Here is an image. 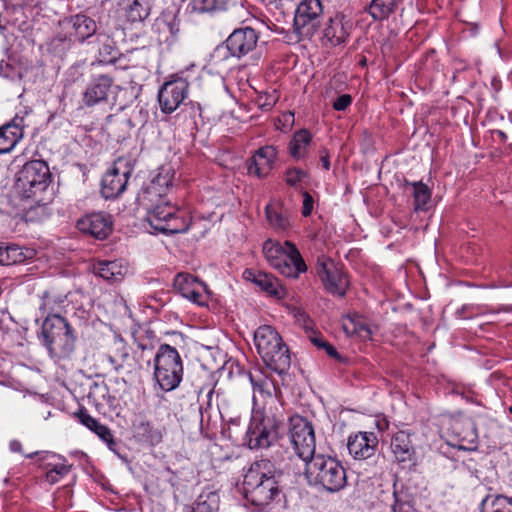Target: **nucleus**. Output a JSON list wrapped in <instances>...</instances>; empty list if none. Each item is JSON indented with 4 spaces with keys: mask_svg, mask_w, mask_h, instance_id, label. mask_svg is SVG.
<instances>
[{
    "mask_svg": "<svg viewBox=\"0 0 512 512\" xmlns=\"http://www.w3.org/2000/svg\"><path fill=\"white\" fill-rule=\"evenodd\" d=\"M78 230L96 239H106L112 232V217L103 212H94L85 215L77 221Z\"/></svg>",
    "mask_w": 512,
    "mask_h": 512,
    "instance_id": "dca6fc26",
    "label": "nucleus"
},
{
    "mask_svg": "<svg viewBox=\"0 0 512 512\" xmlns=\"http://www.w3.org/2000/svg\"><path fill=\"white\" fill-rule=\"evenodd\" d=\"M243 489L245 497L259 508L274 501L280 502L281 491L274 464L268 459L252 463L244 474Z\"/></svg>",
    "mask_w": 512,
    "mask_h": 512,
    "instance_id": "f03ea898",
    "label": "nucleus"
},
{
    "mask_svg": "<svg viewBox=\"0 0 512 512\" xmlns=\"http://www.w3.org/2000/svg\"><path fill=\"white\" fill-rule=\"evenodd\" d=\"M257 386H258V388H259V391H260V392H263V391H264V387H265V386H268V383H262V384L257 385Z\"/></svg>",
    "mask_w": 512,
    "mask_h": 512,
    "instance_id": "69168bd1",
    "label": "nucleus"
},
{
    "mask_svg": "<svg viewBox=\"0 0 512 512\" xmlns=\"http://www.w3.org/2000/svg\"><path fill=\"white\" fill-rule=\"evenodd\" d=\"M278 332L269 325L258 327L254 333V342L260 356L268 355L269 347L280 340Z\"/></svg>",
    "mask_w": 512,
    "mask_h": 512,
    "instance_id": "72a5a7b5",
    "label": "nucleus"
},
{
    "mask_svg": "<svg viewBox=\"0 0 512 512\" xmlns=\"http://www.w3.org/2000/svg\"><path fill=\"white\" fill-rule=\"evenodd\" d=\"M311 140L312 137L309 131L303 129L296 132L289 143L290 155L296 160L304 158Z\"/></svg>",
    "mask_w": 512,
    "mask_h": 512,
    "instance_id": "58836bf2",
    "label": "nucleus"
},
{
    "mask_svg": "<svg viewBox=\"0 0 512 512\" xmlns=\"http://www.w3.org/2000/svg\"><path fill=\"white\" fill-rule=\"evenodd\" d=\"M275 103V100H271V101H265L264 103L260 104V107H263L265 108L266 110H269Z\"/></svg>",
    "mask_w": 512,
    "mask_h": 512,
    "instance_id": "e2e57ef3",
    "label": "nucleus"
},
{
    "mask_svg": "<svg viewBox=\"0 0 512 512\" xmlns=\"http://www.w3.org/2000/svg\"><path fill=\"white\" fill-rule=\"evenodd\" d=\"M186 405L193 407L197 404V395L196 392L189 393L187 396V400L185 402Z\"/></svg>",
    "mask_w": 512,
    "mask_h": 512,
    "instance_id": "bf43d9fd",
    "label": "nucleus"
},
{
    "mask_svg": "<svg viewBox=\"0 0 512 512\" xmlns=\"http://www.w3.org/2000/svg\"><path fill=\"white\" fill-rule=\"evenodd\" d=\"M277 156V149L274 146H264L258 149L252 157L248 167L250 174L259 178L266 177L272 170L273 163Z\"/></svg>",
    "mask_w": 512,
    "mask_h": 512,
    "instance_id": "bb28decb",
    "label": "nucleus"
},
{
    "mask_svg": "<svg viewBox=\"0 0 512 512\" xmlns=\"http://www.w3.org/2000/svg\"><path fill=\"white\" fill-rule=\"evenodd\" d=\"M154 377L160 388L171 391L183 377V363L179 352L169 344H161L154 357Z\"/></svg>",
    "mask_w": 512,
    "mask_h": 512,
    "instance_id": "0eeeda50",
    "label": "nucleus"
},
{
    "mask_svg": "<svg viewBox=\"0 0 512 512\" xmlns=\"http://www.w3.org/2000/svg\"><path fill=\"white\" fill-rule=\"evenodd\" d=\"M320 162L325 170L330 169V156L325 148L320 151Z\"/></svg>",
    "mask_w": 512,
    "mask_h": 512,
    "instance_id": "4d7b16f0",
    "label": "nucleus"
},
{
    "mask_svg": "<svg viewBox=\"0 0 512 512\" xmlns=\"http://www.w3.org/2000/svg\"><path fill=\"white\" fill-rule=\"evenodd\" d=\"M352 103V97L349 94L339 95L334 102L332 107L336 111H345Z\"/></svg>",
    "mask_w": 512,
    "mask_h": 512,
    "instance_id": "3c124183",
    "label": "nucleus"
},
{
    "mask_svg": "<svg viewBox=\"0 0 512 512\" xmlns=\"http://www.w3.org/2000/svg\"><path fill=\"white\" fill-rule=\"evenodd\" d=\"M406 186H410L413 189L412 195L414 198V209L416 211L427 210V204L431 199V191L426 184L423 182H405Z\"/></svg>",
    "mask_w": 512,
    "mask_h": 512,
    "instance_id": "a19ab883",
    "label": "nucleus"
},
{
    "mask_svg": "<svg viewBox=\"0 0 512 512\" xmlns=\"http://www.w3.org/2000/svg\"><path fill=\"white\" fill-rule=\"evenodd\" d=\"M323 14V5L321 0H301L297 5L294 16V28L298 33H306L317 25L319 18Z\"/></svg>",
    "mask_w": 512,
    "mask_h": 512,
    "instance_id": "4468645a",
    "label": "nucleus"
},
{
    "mask_svg": "<svg viewBox=\"0 0 512 512\" xmlns=\"http://www.w3.org/2000/svg\"><path fill=\"white\" fill-rule=\"evenodd\" d=\"M68 23L72 27L70 36L80 43L93 41L99 33L97 32V24L95 20L84 14L72 15L68 19Z\"/></svg>",
    "mask_w": 512,
    "mask_h": 512,
    "instance_id": "393cba45",
    "label": "nucleus"
},
{
    "mask_svg": "<svg viewBox=\"0 0 512 512\" xmlns=\"http://www.w3.org/2000/svg\"><path fill=\"white\" fill-rule=\"evenodd\" d=\"M393 498L394 502L391 505L392 512L414 511V498L409 490L403 485L398 487L397 483L393 484Z\"/></svg>",
    "mask_w": 512,
    "mask_h": 512,
    "instance_id": "e433bc0d",
    "label": "nucleus"
},
{
    "mask_svg": "<svg viewBox=\"0 0 512 512\" xmlns=\"http://www.w3.org/2000/svg\"><path fill=\"white\" fill-rule=\"evenodd\" d=\"M134 342L138 348L145 352L153 349L154 332L148 329L139 328L132 333Z\"/></svg>",
    "mask_w": 512,
    "mask_h": 512,
    "instance_id": "a18cd8bd",
    "label": "nucleus"
},
{
    "mask_svg": "<svg viewBox=\"0 0 512 512\" xmlns=\"http://www.w3.org/2000/svg\"><path fill=\"white\" fill-rule=\"evenodd\" d=\"M261 358L268 368L279 375L290 368V353L281 337L275 344L270 345L268 355H262Z\"/></svg>",
    "mask_w": 512,
    "mask_h": 512,
    "instance_id": "b1692460",
    "label": "nucleus"
},
{
    "mask_svg": "<svg viewBox=\"0 0 512 512\" xmlns=\"http://www.w3.org/2000/svg\"><path fill=\"white\" fill-rule=\"evenodd\" d=\"M0 76L10 81H21L23 78L22 69L10 62L1 60L0 62Z\"/></svg>",
    "mask_w": 512,
    "mask_h": 512,
    "instance_id": "09e8293b",
    "label": "nucleus"
},
{
    "mask_svg": "<svg viewBox=\"0 0 512 512\" xmlns=\"http://www.w3.org/2000/svg\"><path fill=\"white\" fill-rule=\"evenodd\" d=\"M174 288L191 302L204 306L208 300L207 286L188 273H179L174 279Z\"/></svg>",
    "mask_w": 512,
    "mask_h": 512,
    "instance_id": "2eb2a0df",
    "label": "nucleus"
},
{
    "mask_svg": "<svg viewBox=\"0 0 512 512\" xmlns=\"http://www.w3.org/2000/svg\"><path fill=\"white\" fill-rule=\"evenodd\" d=\"M305 462V476L311 485L321 486L329 492H338L347 482L346 471L336 458L313 455Z\"/></svg>",
    "mask_w": 512,
    "mask_h": 512,
    "instance_id": "7ed1b4c3",
    "label": "nucleus"
},
{
    "mask_svg": "<svg viewBox=\"0 0 512 512\" xmlns=\"http://www.w3.org/2000/svg\"><path fill=\"white\" fill-rule=\"evenodd\" d=\"M36 455H39V452H33V453H30V454H26L25 457L26 458H33Z\"/></svg>",
    "mask_w": 512,
    "mask_h": 512,
    "instance_id": "338daca9",
    "label": "nucleus"
},
{
    "mask_svg": "<svg viewBox=\"0 0 512 512\" xmlns=\"http://www.w3.org/2000/svg\"><path fill=\"white\" fill-rule=\"evenodd\" d=\"M154 0H133L125 7V17L131 23L143 22L154 7Z\"/></svg>",
    "mask_w": 512,
    "mask_h": 512,
    "instance_id": "f704fd0d",
    "label": "nucleus"
},
{
    "mask_svg": "<svg viewBox=\"0 0 512 512\" xmlns=\"http://www.w3.org/2000/svg\"><path fill=\"white\" fill-rule=\"evenodd\" d=\"M24 118L14 117L11 122L0 127V154L10 152L22 139Z\"/></svg>",
    "mask_w": 512,
    "mask_h": 512,
    "instance_id": "a878e982",
    "label": "nucleus"
},
{
    "mask_svg": "<svg viewBox=\"0 0 512 512\" xmlns=\"http://www.w3.org/2000/svg\"><path fill=\"white\" fill-rule=\"evenodd\" d=\"M378 440L372 432H360L348 438L347 449L356 460H365L375 454Z\"/></svg>",
    "mask_w": 512,
    "mask_h": 512,
    "instance_id": "412c9836",
    "label": "nucleus"
},
{
    "mask_svg": "<svg viewBox=\"0 0 512 512\" xmlns=\"http://www.w3.org/2000/svg\"><path fill=\"white\" fill-rule=\"evenodd\" d=\"M94 273L110 283H115L122 280L127 273V267L117 260L100 261L94 266Z\"/></svg>",
    "mask_w": 512,
    "mask_h": 512,
    "instance_id": "473e14b6",
    "label": "nucleus"
},
{
    "mask_svg": "<svg viewBox=\"0 0 512 512\" xmlns=\"http://www.w3.org/2000/svg\"><path fill=\"white\" fill-rule=\"evenodd\" d=\"M187 95L185 84L174 79L165 82L158 93V101L161 111L165 114H171L184 101Z\"/></svg>",
    "mask_w": 512,
    "mask_h": 512,
    "instance_id": "a211bd4d",
    "label": "nucleus"
},
{
    "mask_svg": "<svg viewBox=\"0 0 512 512\" xmlns=\"http://www.w3.org/2000/svg\"><path fill=\"white\" fill-rule=\"evenodd\" d=\"M313 203H314L313 197L308 192H304L303 193V207H302V215L304 217H307L311 214V212L313 210Z\"/></svg>",
    "mask_w": 512,
    "mask_h": 512,
    "instance_id": "864d4df0",
    "label": "nucleus"
},
{
    "mask_svg": "<svg viewBox=\"0 0 512 512\" xmlns=\"http://www.w3.org/2000/svg\"><path fill=\"white\" fill-rule=\"evenodd\" d=\"M480 512H512V497L504 494L487 495L481 501Z\"/></svg>",
    "mask_w": 512,
    "mask_h": 512,
    "instance_id": "c9c22d12",
    "label": "nucleus"
},
{
    "mask_svg": "<svg viewBox=\"0 0 512 512\" xmlns=\"http://www.w3.org/2000/svg\"><path fill=\"white\" fill-rule=\"evenodd\" d=\"M353 28L352 20L345 15L338 13L331 17L324 28V38L332 46L341 45L346 42Z\"/></svg>",
    "mask_w": 512,
    "mask_h": 512,
    "instance_id": "4be33fe9",
    "label": "nucleus"
},
{
    "mask_svg": "<svg viewBox=\"0 0 512 512\" xmlns=\"http://www.w3.org/2000/svg\"><path fill=\"white\" fill-rule=\"evenodd\" d=\"M147 221L155 231L163 234L183 233L190 225L186 214L168 201L148 209Z\"/></svg>",
    "mask_w": 512,
    "mask_h": 512,
    "instance_id": "6e6552de",
    "label": "nucleus"
},
{
    "mask_svg": "<svg viewBox=\"0 0 512 512\" xmlns=\"http://www.w3.org/2000/svg\"><path fill=\"white\" fill-rule=\"evenodd\" d=\"M451 432L455 436L452 445L459 450L476 451L478 448V434L474 424L469 420H455L451 424Z\"/></svg>",
    "mask_w": 512,
    "mask_h": 512,
    "instance_id": "6ab92c4d",
    "label": "nucleus"
},
{
    "mask_svg": "<svg viewBox=\"0 0 512 512\" xmlns=\"http://www.w3.org/2000/svg\"><path fill=\"white\" fill-rule=\"evenodd\" d=\"M322 349L327 353L329 357L335 359L336 361H344V358L337 352L336 348L329 342H327Z\"/></svg>",
    "mask_w": 512,
    "mask_h": 512,
    "instance_id": "5fc2aeb1",
    "label": "nucleus"
},
{
    "mask_svg": "<svg viewBox=\"0 0 512 512\" xmlns=\"http://www.w3.org/2000/svg\"><path fill=\"white\" fill-rule=\"evenodd\" d=\"M267 239L263 243V254L271 267L279 271L283 276L298 278L301 273L306 272L307 266L297 249L290 241L284 243Z\"/></svg>",
    "mask_w": 512,
    "mask_h": 512,
    "instance_id": "20e7f679",
    "label": "nucleus"
},
{
    "mask_svg": "<svg viewBox=\"0 0 512 512\" xmlns=\"http://www.w3.org/2000/svg\"><path fill=\"white\" fill-rule=\"evenodd\" d=\"M132 167L123 158H118L113 166L104 174L101 182V193L105 199H115L127 187Z\"/></svg>",
    "mask_w": 512,
    "mask_h": 512,
    "instance_id": "9b49d317",
    "label": "nucleus"
},
{
    "mask_svg": "<svg viewBox=\"0 0 512 512\" xmlns=\"http://www.w3.org/2000/svg\"><path fill=\"white\" fill-rule=\"evenodd\" d=\"M213 394H214V390H213V389H211V390L208 392V394H207V397H208V406H210V401H211V398H212Z\"/></svg>",
    "mask_w": 512,
    "mask_h": 512,
    "instance_id": "0e129e2a",
    "label": "nucleus"
},
{
    "mask_svg": "<svg viewBox=\"0 0 512 512\" xmlns=\"http://www.w3.org/2000/svg\"><path fill=\"white\" fill-rule=\"evenodd\" d=\"M164 195L165 193L162 190L156 188V186L149 183L147 186L142 188V190L138 194L137 200L142 206L146 207V209L148 210L151 207L155 206L156 204L164 202Z\"/></svg>",
    "mask_w": 512,
    "mask_h": 512,
    "instance_id": "79ce46f5",
    "label": "nucleus"
},
{
    "mask_svg": "<svg viewBox=\"0 0 512 512\" xmlns=\"http://www.w3.org/2000/svg\"><path fill=\"white\" fill-rule=\"evenodd\" d=\"M258 34L251 27L235 29L226 39L224 45L216 47L212 54L214 61L226 59L228 55L241 58L256 47Z\"/></svg>",
    "mask_w": 512,
    "mask_h": 512,
    "instance_id": "1a4fd4ad",
    "label": "nucleus"
},
{
    "mask_svg": "<svg viewBox=\"0 0 512 512\" xmlns=\"http://www.w3.org/2000/svg\"><path fill=\"white\" fill-rule=\"evenodd\" d=\"M44 468L47 470L45 474L46 481L55 484L71 471L72 465L63 460L62 463L47 462L44 464Z\"/></svg>",
    "mask_w": 512,
    "mask_h": 512,
    "instance_id": "37998d69",
    "label": "nucleus"
},
{
    "mask_svg": "<svg viewBox=\"0 0 512 512\" xmlns=\"http://www.w3.org/2000/svg\"><path fill=\"white\" fill-rule=\"evenodd\" d=\"M174 172L171 168L161 167L158 174L152 179L150 184L166 193V190L172 185Z\"/></svg>",
    "mask_w": 512,
    "mask_h": 512,
    "instance_id": "de8ad7c7",
    "label": "nucleus"
},
{
    "mask_svg": "<svg viewBox=\"0 0 512 512\" xmlns=\"http://www.w3.org/2000/svg\"><path fill=\"white\" fill-rule=\"evenodd\" d=\"M261 358L268 368L279 375L290 368V353L281 337L275 344L270 345L268 355H262Z\"/></svg>",
    "mask_w": 512,
    "mask_h": 512,
    "instance_id": "5701e85b",
    "label": "nucleus"
},
{
    "mask_svg": "<svg viewBox=\"0 0 512 512\" xmlns=\"http://www.w3.org/2000/svg\"><path fill=\"white\" fill-rule=\"evenodd\" d=\"M217 12L228 10L232 0H212Z\"/></svg>",
    "mask_w": 512,
    "mask_h": 512,
    "instance_id": "13d9d810",
    "label": "nucleus"
},
{
    "mask_svg": "<svg viewBox=\"0 0 512 512\" xmlns=\"http://www.w3.org/2000/svg\"><path fill=\"white\" fill-rule=\"evenodd\" d=\"M293 316L297 323H299L305 330L311 329L312 321L309 316L305 313V311L301 309H295L293 312Z\"/></svg>",
    "mask_w": 512,
    "mask_h": 512,
    "instance_id": "603ef678",
    "label": "nucleus"
},
{
    "mask_svg": "<svg viewBox=\"0 0 512 512\" xmlns=\"http://www.w3.org/2000/svg\"><path fill=\"white\" fill-rule=\"evenodd\" d=\"M107 359L117 373L124 372L126 374H132L142 368L141 360L130 352V347L121 337H116L113 340L107 354Z\"/></svg>",
    "mask_w": 512,
    "mask_h": 512,
    "instance_id": "f8f14e48",
    "label": "nucleus"
},
{
    "mask_svg": "<svg viewBox=\"0 0 512 512\" xmlns=\"http://www.w3.org/2000/svg\"><path fill=\"white\" fill-rule=\"evenodd\" d=\"M51 173L47 163L43 160H32L24 164L18 173L16 189L19 195L31 204L27 210V216L33 220L49 215L48 205L53 199V193L49 189Z\"/></svg>",
    "mask_w": 512,
    "mask_h": 512,
    "instance_id": "f257e3e1",
    "label": "nucleus"
},
{
    "mask_svg": "<svg viewBox=\"0 0 512 512\" xmlns=\"http://www.w3.org/2000/svg\"><path fill=\"white\" fill-rule=\"evenodd\" d=\"M49 458H61V456L57 455V454H54V453H49V452H44L41 454L39 460L41 462H45L47 461Z\"/></svg>",
    "mask_w": 512,
    "mask_h": 512,
    "instance_id": "680f3d73",
    "label": "nucleus"
},
{
    "mask_svg": "<svg viewBox=\"0 0 512 512\" xmlns=\"http://www.w3.org/2000/svg\"><path fill=\"white\" fill-rule=\"evenodd\" d=\"M265 215L269 225L276 231H285L291 226L290 212L279 202L267 204Z\"/></svg>",
    "mask_w": 512,
    "mask_h": 512,
    "instance_id": "2f4dec72",
    "label": "nucleus"
},
{
    "mask_svg": "<svg viewBox=\"0 0 512 512\" xmlns=\"http://www.w3.org/2000/svg\"><path fill=\"white\" fill-rule=\"evenodd\" d=\"M498 135L503 139L505 140L506 139V134L502 131H497Z\"/></svg>",
    "mask_w": 512,
    "mask_h": 512,
    "instance_id": "774afa93",
    "label": "nucleus"
},
{
    "mask_svg": "<svg viewBox=\"0 0 512 512\" xmlns=\"http://www.w3.org/2000/svg\"><path fill=\"white\" fill-rule=\"evenodd\" d=\"M308 178V172L300 168H288L285 172L286 184L295 189H299L301 187V184Z\"/></svg>",
    "mask_w": 512,
    "mask_h": 512,
    "instance_id": "49530a36",
    "label": "nucleus"
},
{
    "mask_svg": "<svg viewBox=\"0 0 512 512\" xmlns=\"http://www.w3.org/2000/svg\"><path fill=\"white\" fill-rule=\"evenodd\" d=\"M114 84V77L109 73L92 76L85 91L82 101L85 106L93 107L97 104L106 102L110 90Z\"/></svg>",
    "mask_w": 512,
    "mask_h": 512,
    "instance_id": "f3484780",
    "label": "nucleus"
},
{
    "mask_svg": "<svg viewBox=\"0 0 512 512\" xmlns=\"http://www.w3.org/2000/svg\"><path fill=\"white\" fill-rule=\"evenodd\" d=\"M74 417L90 431L94 432L101 440H103L110 450H115L117 443L114 440L111 430L101 424L96 418L92 417L86 408L81 407L74 413Z\"/></svg>",
    "mask_w": 512,
    "mask_h": 512,
    "instance_id": "cd10ccee",
    "label": "nucleus"
},
{
    "mask_svg": "<svg viewBox=\"0 0 512 512\" xmlns=\"http://www.w3.org/2000/svg\"><path fill=\"white\" fill-rule=\"evenodd\" d=\"M190 7L193 12L200 14L217 13L212 0H191Z\"/></svg>",
    "mask_w": 512,
    "mask_h": 512,
    "instance_id": "8fccbe9b",
    "label": "nucleus"
},
{
    "mask_svg": "<svg viewBox=\"0 0 512 512\" xmlns=\"http://www.w3.org/2000/svg\"><path fill=\"white\" fill-rule=\"evenodd\" d=\"M135 432L144 441L151 445H157L162 441L163 432L148 420H141L134 425Z\"/></svg>",
    "mask_w": 512,
    "mask_h": 512,
    "instance_id": "4c0bfd02",
    "label": "nucleus"
},
{
    "mask_svg": "<svg viewBox=\"0 0 512 512\" xmlns=\"http://www.w3.org/2000/svg\"><path fill=\"white\" fill-rule=\"evenodd\" d=\"M411 436V433L401 430L393 434L391 438V452L395 462L402 468H412L417 465V453Z\"/></svg>",
    "mask_w": 512,
    "mask_h": 512,
    "instance_id": "ddd939ff",
    "label": "nucleus"
},
{
    "mask_svg": "<svg viewBox=\"0 0 512 512\" xmlns=\"http://www.w3.org/2000/svg\"><path fill=\"white\" fill-rule=\"evenodd\" d=\"M36 252L31 248H23L18 245L0 244V265H16L32 259Z\"/></svg>",
    "mask_w": 512,
    "mask_h": 512,
    "instance_id": "7c9ffc66",
    "label": "nucleus"
},
{
    "mask_svg": "<svg viewBox=\"0 0 512 512\" xmlns=\"http://www.w3.org/2000/svg\"><path fill=\"white\" fill-rule=\"evenodd\" d=\"M243 277L244 279L253 282L262 291L271 296L281 297L283 294L279 280L272 274L253 269H246L243 272Z\"/></svg>",
    "mask_w": 512,
    "mask_h": 512,
    "instance_id": "c85d7f7f",
    "label": "nucleus"
},
{
    "mask_svg": "<svg viewBox=\"0 0 512 512\" xmlns=\"http://www.w3.org/2000/svg\"><path fill=\"white\" fill-rule=\"evenodd\" d=\"M282 421L265 409L253 408L248 425L245 441L250 449H266L279 438V428Z\"/></svg>",
    "mask_w": 512,
    "mask_h": 512,
    "instance_id": "423d86ee",
    "label": "nucleus"
},
{
    "mask_svg": "<svg viewBox=\"0 0 512 512\" xmlns=\"http://www.w3.org/2000/svg\"><path fill=\"white\" fill-rule=\"evenodd\" d=\"M9 446H10L11 451H13V452H16V453L22 452V444L18 440L11 441Z\"/></svg>",
    "mask_w": 512,
    "mask_h": 512,
    "instance_id": "052dcab7",
    "label": "nucleus"
},
{
    "mask_svg": "<svg viewBox=\"0 0 512 512\" xmlns=\"http://www.w3.org/2000/svg\"><path fill=\"white\" fill-rule=\"evenodd\" d=\"M201 75V68L195 64H191L186 69L180 71L175 75V81H181L185 84V88L193 84H197Z\"/></svg>",
    "mask_w": 512,
    "mask_h": 512,
    "instance_id": "c03bdc74",
    "label": "nucleus"
},
{
    "mask_svg": "<svg viewBox=\"0 0 512 512\" xmlns=\"http://www.w3.org/2000/svg\"><path fill=\"white\" fill-rule=\"evenodd\" d=\"M89 44H95L98 51V63L100 64H114L119 51L116 42L109 35L99 32L93 41Z\"/></svg>",
    "mask_w": 512,
    "mask_h": 512,
    "instance_id": "c756f323",
    "label": "nucleus"
},
{
    "mask_svg": "<svg viewBox=\"0 0 512 512\" xmlns=\"http://www.w3.org/2000/svg\"><path fill=\"white\" fill-rule=\"evenodd\" d=\"M319 276L324 284L325 289L338 296H344L349 285L347 275L333 262L329 264H322L319 270Z\"/></svg>",
    "mask_w": 512,
    "mask_h": 512,
    "instance_id": "aec40b11",
    "label": "nucleus"
},
{
    "mask_svg": "<svg viewBox=\"0 0 512 512\" xmlns=\"http://www.w3.org/2000/svg\"><path fill=\"white\" fill-rule=\"evenodd\" d=\"M42 336L50 355L67 357L74 351L76 337L68 321L58 314L45 318Z\"/></svg>",
    "mask_w": 512,
    "mask_h": 512,
    "instance_id": "39448f33",
    "label": "nucleus"
},
{
    "mask_svg": "<svg viewBox=\"0 0 512 512\" xmlns=\"http://www.w3.org/2000/svg\"><path fill=\"white\" fill-rule=\"evenodd\" d=\"M309 340L311 343L316 346L318 349H322L327 341L318 333L312 332L309 336Z\"/></svg>",
    "mask_w": 512,
    "mask_h": 512,
    "instance_id": "6e6d98bb",
    "label": "nucleus"
},
{
    "mask_svg": "<svg viewBox=\"0 0 512 512\" xmlns=\"http://www.w3.org/2000/svg\"><path fill=\"white\" fill-rule=\"evenodd\" d=\"M219 496L216 492L202 493L186 512H217Z\"/></svg>",
    "mask_w": 512,
    "mask_h": 512,
    "instance_id": "ea45409f",
    "label": "nucleus"
},
{
    "mask_svg": "<svg viewBox=\"0 0 512 512\" xmlns=\"http://www.w3.org/2000/svg\"><path fill=\"white\" fill-rule=\"evenodd\" d=\"M290 439L297 455L303 461L315 455L314 428L306 418L295 416L290 419Z\"/></svg>",
    "mask_w": 512,
    "mask_h": 512,
    "instance_id": "9d476101",
    "label": "nucleus"
}]
</instances>
